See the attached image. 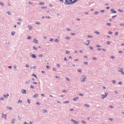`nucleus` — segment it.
<instances>
[{
    "instance_id": "nucleus-1",
    "label": "nucleus",
    "mask_w": 124,
    "mask_h": 124,
    "mask_svg": "<svg viewBox=\"0 0 124 124\" xmlns=\"http://www.w3.org/2000/svg\"><path fill=\"white\" fill-rule=\"evenodd\" d=\"M78 0H73V1H72V2H70L69 1H67V0H65V2L64 3V4L66 5L71 4L75 3Z\"/></svg>"
},
{
    "instance_id": "nucleus-2",
    "label": "nucleus",
    "mask_w": 124,
    "mask_h": 124,
    "mask_svg": "<svg viewBox=\"0 0 124 124\" xmlns=\"http://www.w3.org/2000/svg\"><path fill=\"white\" fill-rule=\"evenodd\" d=\"M87 77L85 75H83L82 76V78H80L81 81L82 82H84L86 79Z\"/></svg>"
},
{
    "instance_id": "nucleus-3",
    "label": "nucleus",
    "mask_w": 124,
    "mask_h": 124,
    "mask_svg": "<svg viewBox=\"0 0 124 124\" xmlns=\"http://www.w3.org/2000/svg\"><path fill=\"white\" fill-rule=\"evenodd\" d=\"M85 45H88L90 43V41L89 40H87L85 41Z\"/></svg>"
},
{
    "instance_id": "nucleus-4",
    "label": "nucleus",
    "mask_w": 124,
    "mask_h": 124,
    "mask_svg": "<svg viewBox=\"0 0 124 124\" xmlns=\"http://www.w3.org/2000/svg\"><path fill=\"white\" fill-rule=\"evenodd\" d=\"M70 121H72L73 122H74V124H78V122L72 119H70Z\"/></svg>"
},
{
    "instance_id": "nucleus-5",
    "label": "nucleus",
    "mask_w": 124,
    "mask_h": 124,
    "mask_svg": "<svg viewBox=\"0 0 124 124\" xmlns=\"http://www.w3.org/2000/svg\"><path fill=\"white\" fill-rule=\"evenodd\" d=\"M119 69H120V70H119L118 71L120 72H121V74L123 75H124V71H122L123 69L121 68H119Z\"/></svg>"
},
{
    "instance_id": "nucleus-6",
    "label": "nucleus",
    "mask_w": 124,
    "mask_h": 124,
    "mask_svg": "<svg viewBox=\"0 0 124 124\" xmlns=\"http://www.w3.org/2000/svg\"><path fill=\"white\" fill-rule=\"evenodd\" d=\"M29 55L30 57L31 56L32 58H36V55L34 54H32L31 55L30 54Z\"/></svg>"
},
{
    "instance_id": "nucleus-7",
    "label": "nucleus",
    "mask_w": 124,
    "mask_h": 124,
    "mask_svg": "<svg viewBox=\"0 0 124 124\" xmlns=\"http://www.w3.org/2000/svg\"><path fill=\"white\" fill-rule=\"evenodd\" d=\"M33 42L35 43H37L38 42V41L35 38H34V40Z\"/></svg>"
},
{
    "instance_id": "nucleus-8",
    "label": "nucleus",
    "mask_w": 124,
    "mask_h": 124,
    "mask_svg": "<svg viewBox=\"0 0 124 124\" xmlns=\"http://www.w3.org/2000/svg\"><path fill=\"white\" fill-rule=\"evenodd\" d=\"M16 121V119L15 118L13 119L12 120L11 122L12 124H14L15 123Z\"/></svg>"
},
{
    "instance_id": "nucleus-9",
    "label": "nucleus",
    "mask_w": 124,
    "mask_h": 124,
    "mask_svg": "<svg viewBox=\"0 0 124 124\" xmlns=\"http://www.w3.org/2000/svg\"><path fill=\"white\" fill-rule=\"evenodd\" d=\"M114 9H113V8H112L111 9L110 11H112V12L111 13V14H112L113 13H116V11H114Z\"/></svg>"
},
{
    "instance_id": "nucleus-10",
    "label": "nucleus",
    "mask_w": 124,
    "mask_h": 124,
    "mask_svg": "<svg viewBox=\"0 0 124 124\" xmlns=\"http://www.w3.org/2000/svg\"><path fill=\"white\" fill-rule=\"evenodd\" d=\"M6 114H3L2 115V118H4L5 119H6Z\"/></svg>"
},
{
    "instance_id": "nucleus-11",
    "label": "nucleus",
    "mask_w": 124,
    "mask_h": 124,
    "mask_svg": "<svg viewBox=\"0 0 124 124\" xmlns=\"http://www.w3.org/2000/svg\"><path fill=\"white\" fill-rule=\"evenodd\" d=\"M22 93H23L25 94L26 93V90L24 89H22L21 90Z\"/></svg>"
},
{
    "instance_id": "nucleus-12",
    "label": "nucleus",
    "mask_w": 124,
    "mask_h": 124,
    "mask_svg": "<svg viewBox=\"0 0 124 124\" xmlns=\"http://www.w3.org/2000/svg\"><path fill=\"white\" fill-rule=\"evenodd\" d=\"M94 33H96V34H98V35H99L100 34V32L96 31H94Z\"/></svg>"
},
{
    "instance_id": "nucleus-13",
    "label": "nucleus",
    "mask_w": 124,
    "mask_h": 124,
    "mask_svg": "<svg viewBox=\"0 0 124 124\" xmlns=\"http://www.w3.org/2000/svg\"><path fill=\"white\" fill-rule=\"evenodd\" d=\"M78 97H75L73 99V100L74 101H76L78 99Z\"/></svg>"
},
{
    "instance_id": "nucleus-14",
    "label": "nucleus",
    "mask_w": 124,
    "mask_h": 124,
    "mask_svg": "<svg viewBox=\"0 0 124 124\" xmlns=\"http://www.w3.org/2000/svg\"><path fill=\"white\" fill-rule=\"evenodd\" d=\"M6 108L7 109H9L10 110H11L12 109V108L11 107H8V106H7V107H6Z\"/></svg>"
},
{
    "instance_id": "nucleus-15",
    "label": "nucleus",
    "mask_w": 124,
    "mask_h": 124,
    "mask_svg": "<svg viewBox=\"0 0 124 124\" xmlns=\"http://www.w3.org/2000/svg\"><path fill=\"white\" fill-rule=\"evenodd\" d=\"M118 11L119 12H120L121 13H123L124 12V11L123 10H121L120 9H118Z\"/></svg>"
},
{
    "instance_id": "nucleus-16",
    "label": "nucleus",
    "mask_w": 124,
    "mask_h": 124,
    "mask_svg": "<svg viewBox=\"0 0 124 124\" xmlns=\"http://www.w3.org/2000/svg\"><path fill=\"white\" fill-rule=\"evenodd\" d=\"M39 5H43L44 4V2H39Z\"/></svg>"
},
{
    "instance_id": "nucleus-17",
    "label": "nucleus",
    "mask_w": 124,
    "mask_h": 124,
    "mask_svg": "<svg viewBox=\"0 0 124 124\" xmlns=\"http://www.w3.org/2000/svg\"><path fill=\"white\" fill-rule=\"evenodd\" d=\"M78 72L80 73H81L82 72V70L80 69H78L77 70Z\"/></svg>"
},
{
    "instance_id": "nucleus-18",
    "label": "nucleus",
    "mask_w": 124,
    "mask_h": 124,
    "mask_svg": "<svg viewBox=\"0 0 124 124\" xmlns=\"http://www.w3.org/2000/svg\"><path fill=\"white\" fill-rule=\"evenodd\" d=\"M38 95L37 94H34L33 96V98H35V97H37Z\"/></svg>"
},
{
    "instance_id": "nucleus-19",
    "label": "nucleus",
    "mask_w": 124,
    "mask_h": 124,
    "mask_svg": "<svg viewBox=\"0 0 124 124\" xmlns=\"http://www.w3.org/2000/svg\"><path fill=\"white\" fill-rule=\"evenodd\" d=\"M84 105L85 106L87 107H90L89 105L87 104H85Z\"/></svg>"
},
{
    "instance_id": "nucleus-20",
    "label": "nucleus",
    "mask_w": 124,
    "mask_h": 124,
    "mask_svg": "<svg viewBox=\"0 0 124 124\" xmlns=\"http://www.w3.org/2000/svg\"><path fill=\"white\" fill-rule=\"evenodd\" d=\"M112 82L114 84H115L116 83V81L115 80H112Z\"/></svg>"
},
{
    "instance_id": "nucleus-21",
    "label": "nucleus",
    "mask_w": 124,
    "mask_h": 124,
    "mask_svg": "<svg viewBox=\"0 0 124 124\" xmlns=\"http://www.w3.org/2000/svg\"><path fill=\"white\" fill-rule=\"evenodd\" d=\"M28 27L29 28V30H30L32 28V27L30 25H28Z\"/></svg>"
},
{
    "instance_id": "nucleus-22",
    "label": "nucleus",
    "mask_w": 124,
    "mask_h": 124,
    "mask_svg": "<svg viewBox=\"0 0 124 124\" xmlns=\"http://www.w3.org/2000/svg\"><path fill=\"white\" fill-rule=\"evenodd\" d=\"M36 67L35 66H31V69H34Z\"/></svg>"
},
{
    "instance_id": "nucleus-23",
    "label": "nucleus",
    "mask_w": 124,
    "mask_h": 124,
    "mask_svg": "<svg viewBox=\"0 0 124 124\" xmlns=\"http://www.w3.org/2000/svg\"><path fill=\"white\" fill-rule=\"evenodd\" d=\"M102 99H104L105 97H106V96H105V95H103V94H102Z\"/></svg>"
},
{
    "instance_id": "nucleus-24",
    "label": "nucleus",
    "mask_w": 124,
    "mask_h": 124,
    "mask_svg": "<svg viewBox=\"0 0 124 124\" xmlns=\"http://www.w3.org/2000/svg\"><path fill=\"white\" fill-rule=\"evenodd\" d=\"M30 80H28L27 81H26L25 82V84H27L28 83H29V82H30Z\"/></svg>"
},
{
    "instance_id": "nucleus-25",
    "label": "nucleus",
    "mask_w": 124,
    "mask_h": 124,
    "mask_svg": "<svg viewBox=\"0 0 124 124\" xmlns=\"http://www.w3.org/2000/svg\"><path fill=\"white\" fill-rule=\"evenodd\" d=\"M92 59L95 60H97L96 58L94 57H92Z\"/></svg>"
},
{
    "instance_id": "nucleus-26",
    "label": "nucleus",
    "mask_w": 124,
    "mask_h": 124,
    "mask_svg": "<svg viewBox=\"0 0 124 124\" xmlns=\"http://www.w3.org/2000/svg\"><path fill=\"white\" fill-rule=\"evenodd\" d=\"M47 112V110L45 109H43L42 111V112L43 113L46 112Z\"/></svg>"
},
{
    "instance_id": "nucleus-27",
    "label": "nucleus",
    "mask_w": 124,
    "mask_h": 124,
    "mask_svg": "<svg viewBox=\"0 0 124 124\" xmlns=\"http://www.w3.org/2000/svg\"><path fill=\"white\" fill-rule=\"evenodd\" d=\"M54 41L55 42H58V40L57 39H54Z\"/></svg>"
},
{
    "instance_id": "nucleus-28",
    "label": "nucleus",
    "mask_w": 124,
    "mask_h": 124,
    "mask_svg": "<svg viewBox=\"0 0 124 124\" xmlns=\"http://www.w3.org/2000/svg\"><path fill=\"white\" fill-rule=\"evenodd\" d=\"M25 67L27 68H29L30 67L29 65L28 64H26Z\"/></svg>"
},
{
    "instance_id": "nucleus-29",
    "label": "nucleus",
    "mask_w": 124,
    "mask_h": 124,
    "mask_svg": "<svg viewBox=\"0 0 124 124\" xmlns=\"http://www.w3.org/2000/svg\"><path fill=\"white\" fill-rule=\"evenodd\" d=\"M110 58L111 59H114L115 58V57L114 56H111L110 57Z\"/></svg>"
},
{
    "instance_id": "nucleus-30",
    "label": "nucleus",
    "mask_w": 124,
    "mask_h": 124,
    "mask_svg": "<svg viewBox=\"0 0 124 124\" xmlns=\"http://www.w3.org/2000/svg\"><path fill=\"white\" fill-rule=\"evenodd\" d=\"M0 5H2L3 6H4V4L2 2H0Z\"/></svg>"
},
{
    "instance_id": "nucleus-31",
    "label": "nucleus",
    "mask_w": 124,
    "mask_h": 124,
    "mask_svg": "<svg viewBox=\"0 0 124 124\" xmlns=\"http://www.w3.org/2000/svg\"><path fill=\"white\" fill-rule=\"evenodd\" d=\"M15 32L14 31H12L11 32V35L13 36L14 35V34Z\"/></svg>"
},
{
    "instance_id": "nucleus-32",
    "label": "nucleus",
    "mask_w": 124,
    "mask_h": 124,
    "mask_svg": "<svg viewBox=\"0 0 124 124\" xmlns=\"http://www.w3.org/2000/svg\"><path fill=\"white\" fill-rule=\"evenodd\" d=\"M107 25H108L109 26H111V23H107Z\"/></svg>"
},
{
    "instance_id": "nucleus-33",
    "label": "nucleus",
    "mask_w": 124,
    "mask_h": 124,
    "mask_svg": "<svg viewBox=\"0 0 124 124\" xmlns=\"http://www.w3.org/2000/svg\"><path fill=\"white\" fill-rule=\"evenodd\" d=\"M65 39H70V38L69 37L67 36L65 38Z\"/></svg>"
},
{
    "instance_id": "nucleus-34",
    "label": "nucleus",
    "mask_w": 124,
    "mask_h": 124,
    "mask_svg": "<svg viewBox=\"0 0 124 124\" xmlns=\"http://www.w3.org/2000/svg\"><path fill=\"white\" fill-rule=\"evenodd\" d=\"M69 102V101H66L63 102V103H68Z\"/></svg>"
},
{
    "instance_id": "nucleus-35",
    "label": "nucleus",
    "mask_w": 124,
    "mask_h": 124,
    "mask_svg": "<svg viewBox=\"0 0 124 124\" xmlns=\"http://www.w3.org/2000/svg\"><path fill=\"white\" fill-rule=\"evenodd\" d=\"M7 13L9 15H10L11 14L10 12L9 11L7 12Z\"/></svg>"
},
{
    "instance_id": "nucleus-36",
    "label": "nucleus",
    "mask_w": 124,
    "mask_h": 124,
    "mask_svg": "<svg viewBox=\"0 0 124 124\" xmlns=\"http://www.w3.org/2000/svg\"><path fill=\"white\" fill-rule=\"evenodd\" d=\"M117 16V15H115V16H112V18H115V17H116Z\"/></svg>"
},
{
    "instance_id": "nucleus-37",
    "label": "nucleus",
    "mask_w": 124,
    "mask_h": 124,
    "mask_svg": "<svg viewBox=\"0 0 124 124\" xmlns=\"http://www.w3.org/2000/svg\"><path fill=\"white\" fill-rule=\"evenodd\" d=\"M47 8V7H41V8L42 9L45 8L46 9Z\"/></svg>"
},
{
    "instance_id": "nucleus-38",
    "label": "nucleus",
    "mask_w": 124,
    "mask_h": 124,
    "mask_svg": "<svg viewBox=\"0 0 124 124\" xmlns=\"http://www.w3.org/2000/svg\"><path fill=\"white\" fill-rule=\"evenodd\" d=\"M96 47H101V46L100 45H97L96 46Z\"/></svg>"
},
{
    "instance_id": "nucleus-39",
    "label": "nucleus",
    "mask_w": 124,
    "mask_h": 124,
    "mask_svg": "<svg viewBox=\"0 0 124 124\" xmlns=\"http://www.w3.org/2000/svg\"><path fill=\"white\" fill-rule=\"evenodd\" d=\"M22 102V101L20 100H19L18 101V103H21Z\"/></svg>"
},
{
    "instance_id": "nucleus-40",
    "label": "nucleus",
    "mask_w": 124,
    "mask_h": 124,
    "mask_svg": "<svg viewBox=\"0 0 124 124\" xmlns=\"http://www.w3.org/2000/svg\"><path fill=\"white\" fill-rule=\"evenodd\" d=\"M109 107L111 108H113V107L112 105H110L109 106Z\"/></svg>"
},
{
    "instance_id": "nucleus-41",
    "label": "nucleus",
    "mask_w": 124,
    "mask_h": 124,
    "mask_svg": "<svg viewBox=\"0 0 124 124\" xmlns=\"http://www.w3.org/2000/svg\"><path fill=\"white\" fill-rule=\"evenodd\" d=\"M109 120L111 121H112L113 120V119L112 118H109Z\"/></svg>"
},
{
    "instance_id": "nucleus-42",
    "label": "nucleus",
    "mask_w": 124,
    "mask_h": 124,
    "mask_svg": "<svg viewBox=\"0 0 124 124\" xmlns=\"http://www.w3.org/2000/svg\"><path fill=\"white\" fill-rule=\"evenodd\" d=\"M88 38H93V36L91 35H88Z\"/></svg>"
},
{
    "instance_id": "nucleus-43",
    "label": "nucleus",
    "mask_w": 124,
    "mask_h": 124,
    "mask_svg": "<svg viewBox=\"0 0 124 124\" xmlns=\"http://www.w3.org/2000/svg\"><path fill=\"white\" fill-rule=\"evenodd\" d=\"M66 80H68V81H69L70 80V79L68 77L66 78Z\"/></svg>"
},
{
    "instance_id": "nucleus-44",
    "label": "nucleus",
    "mask_w": 124,
    "mask_h": 124,
    "mask_svg": "<svg viewBox=\"0 0 124 124\" xmlns=\"http://www.w3.org/2000/svg\"><path fill=\"white\" fill-rule=\"evenodd\" d=\"M56 66L59 67H60V65L59 64H58V63L57 64Z\"/></svg>"
},
{
    "instance_id": "nucleus-45",
    "label": "nucleus",
    "mask_w": 124,
    "mask_h": 124,
    "mask_svg": "<svg viewBox=\"0 0 124 124\" xmlns=\"http://www.w3.org/2000/svg\"><path fill=\"white\" fill-rule=\"evenodd\" d=\"M66 30L69 31H70V30L68 28H66Z\"/></svg>"
},
{
    "instance_id": "nucleus-46",
    "label": "nucleus",
    "mask_w": 124,
    "mask_h": 124,
    "mask_svg": "<svg viewBox=\"0 0 124 124\" xmlns=\"http://www.w3.org/2000/svg\"><path fill=\"white\" fill-rule=\"evenodd\" d=\"M38 56L39 57H42L43 56V55L42 54H39L38 55Z\"/></svg>"
},
{
    "instance_id": "nucleus-47",
    "label": "nucleus",
    "mask_w": 124,
    "mask_h": 124,
    "mask_svg": "<svg viewBox=\"0 0 124 124\" xmlns=\"http://www.w3.org/2000/svg\"><path fill=\"white\" fill-rule=\"evenodd\" d=\"M30 88H31L33 89H34V86H33L32 85L31 86Z\"/></svg>"
},
{
    "instance_id": "nucleus-48",
    "label": "nucleus",
    "mask_w": 124,
    "mask_h": 124,
    "mask_svg": "<svg viewBox=\"0 0 124 124\" xmlns=\"http://www.w3.org/2000/svg\"><path fill=\"white\" fill-rule=\"evenodd\" d=\"M79 95L81 96H83L84 95L83 94L81 93H80L79 94Z\"/></svg>"
},
{
    "instance_id": "nucleus-49",
    "label": "nucleus",
    "mask_w": 124,
    "mask_h": 124,
    "mask_svg": "<svg viewBox=\"0 0 124 124\" xmlns=\"http://www.w3.org/2000/svg\"><path fill=\"white\" fill-rule=\"evenodd\" d=\"M35 23L36 24H39V25L40 24V23L38 22H36Z\"/></svg>"
},
{
    "instance_id": "nucleus-50",
    "label": "nucleus",
    "mask_w": 124,
    "mask_h": 124,
    "mask_svg": "<svg viewBox=\"0 0 124 124\" xmlns=\"http://www.w3.org/2000/svg\"><path fill=\"white\" fill-rule=\"evenodd\" d=\"M82 122L84 124H86V122L84 121L83 120H82Z\"/></svg>"
},
{
    "instance_id": "nucleus-51",
    "label": "nucleus",
    "mask_w": 124,
    "mask_h": 124,
    "mask_svg": "<svg viewBox=\"0 0 124 124\" xmlns=\"http://www.w3.org/2000/svg\"><path fill=\"white\" fill-rule=\"evenodd\" d=\"M36 104L38 105H39L40 104L38 102H36Z\"/></svg>"
},
{
    "instance_id": "nucleus-52",
    "label": "nucleus",
    "mask_w": 124,
    "mask_h": 124,
    "mask_svg": "<svg viewBox=\"0 0 124 124\" xmlns=\"http://www.w3.org/2000/svg\"><path fill=\"white\" fill-rule=\"evenodd\" d=\"M123 52L122 51H120L118 52V53H123Z\"/></svg>"
},
{
    "instance_id": "nucleus-53",
    "label": "nucleus",
    "mask_w": 124,
    "mask_h": 124,
    "mask_svg": "<svg viewBox=\"0 0 124 124\" xmlns=\"http://www.w3.org/2000/svg\"><path fill=\"white\" fill-rule=\"evenodd\" d=\"M105 96H106L108 95V93L107 92H105Z\"/></svg>"
},
{
    "instance_id": "nucleus-54",
    "label": "nucleus",
    "mask_w": 124,
    "mask_h": 124,
    "mask_svg": "<svg viewBox=\"0 0 124 124\" xmlns=\"http://www.w3.org/2000/svg\"><path fill=\"white\" fill-rule=\"evenodd\" d=\"M28 102V103L30 104V100L28 99H27Z\"/></svg>"
},
{
    "instance_id": "nucleus-55",
    "label": "nucleus",
    "mask_w": 124,
    "mask_h": 124,
    "mask_svg": "<svg viewBox=\"0 0 124 124\" xmlns=\"http://www.w3.org/2000/svg\"><path fill=\"white\" fill-rule=\"evenodd\" d=\"M107 43L108 44H109L110 43V42L109 41H108L107 42Z\"/></svg>"
},
{
    "instance_id": "nucleus-56",
    "label": "nucleus",
    "mask_w": 124,
    "mask_h": 124,
    "mask_svg": "<svg viewBox=\"0 0 124 124\" xmlns=\"http://www.w3.org/2000/svg\"><path fill=\"white\" fill-rule=\"evenodd\" d=\"M84 64L85 65H87L88 64V63L87 62H84Z\"/></svg>"
},
{
    "instance_id": "nucleus-57",
    "label": "nucleus",
    "mask_w": 124,
    "mask_h": 124,
    "mask_svg": "<svg viewBox=\"0 0 124 124\" xmlns=\"http://www.w3.org/2000/svg\"><path fill=\"white\" fill-rule=\"evenodd\" d=\"M69 53H70V52L69 51H66V54H67Z\"/></svg>"
},
{
    "instance_id": "nucleus-58",
    "label": "nucleus",
    "mask_w": 124,
    "mask_h": 124,
    "mask_svg": "<svg viewBox=\"0 0 124 124\" xmlns=\"http://www.w3.org/2000/svg\"><path fill=\"white\" fill-rule=\"evenodd\" d=\"M118 84L121 85L122 84V83L121 82H119L118 83Z\"/></svg>"
},
{
    "instance_id": "nucleus-59",
    "label": "nucleus",
    "mask_w": 124,
    "mask_h": 124,
    "mask_svg": "<svg viewBox=\"0 0 124 124\" xmlns=\"http://www.w3.org/2000/svg\"><path fill=\"white\" fill-rule=\"evenodd\" d=\"M98 13V12H94V14H97Z\"/></svg>"
},
{
    "instance_id": "nucleus-60",
    "label": "nucleus",
    "mask_w": 124,
    "mask_h": 124,
    "mask_svg": "<svg viewBox=\"0 0 124 124\" xmlns=\"http://www.w3.org/2000/svg\"><path fill=\"white\" fill-rule=\"evenodd\" d=\"M31 38V37L30 36H28L27 38V39H30Z\"/></svg>"
},
{
    "instance_id": "nucleus-61",
    "label": "nucleus",
    "mask_w": 124,
    "mask_h": 124,
    "mask_svg": "<svg viewBox=\"0 0 124 124\" xmlns=\"http://www.w3.org/2000/svg\"><path fill=\"white\" fill-rule=\"evenodd\" d=\"M33 84L35 85H37V83L36 82H33Z\"/></svg>"
},
{
    "instance_id": "nucleus-62",
    "label": "nucleus",
    "mask_w": 124,
    "mask_h": 124,
    "mask_svg": "<svg viewBox=\"0 0 124 124\" xmlns=\"http://www.w3.org/2000/svg\"><path fill=\"white\" fill-rule=\"evenodd\" d=\"M113 32L111 31H109L108 32V33L110 34H112Z\"/></svg>"
},
{
    "instance_id": "nucleus-63",
    "label": "nucleus",
    "mask_w": 124,
    "mask_h": 124,
    "mask_svg": "<svg viewBox=\"0 0 124 124\" xmlns=\"http://www.w3.org/2000/svg\"><path fill=\"white\" fill-rule=\"evenodd\" d=\"M105 11V10H101L100 11L101 12H103Z\"/></svg>"
},
{
    "instance_id": "nucleus-64",
    "label": "nucleus",
    "mask_w": 124,
    "mask_h": 124,
    "mask_svg": "<svg viewBox=\"0 0 124 124\" xmlns=\"http://www.w3.org/2000/svg\"><path fill=\"white\" fill-rule=\"evenodd\" d=\"M118 32H116L115 33V34L116 35H118Z\"/></svg>"
}]
</instances>
